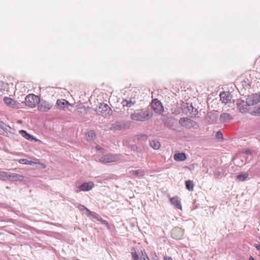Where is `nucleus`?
Returning <instances> with one entry per match:
<instances>
[{"label": "nucleus", "mask_w": 260, "mask_h": 260, "mask_svg": "<svg viewBox=\"0 0 260 260\" xmlns=\"http://www.w3.org/2000/svg\"><path fill=\"white\" fill-rule=\"evenodd\" d=\"M152 116V113L147 109H138L132 113L130 118L133 120L144 121L148 120Z\"/></svg>", "instance_id": "nucleus-1"}, {"label": "nucleus", "mask_w": 260, "mask_h": 260, "mask_svg": "<svg viewBox=\"0 0 260 260\" xmlns=\"http://www.w3.org/2000/svg\"><path fill=\"white\" fill-rule=\"evenodd\" d=\"M236 106L239 112L242 113H249L252 114L253 113V110L248 103H247L246 100L245 101L243 100H238Z\"/></svg>", "instance_id": "nucleus-2"}, {"label": "nucleus", "mask_w": 260, "mask_h": 260, "mask_svg": "<svg viewBox=\"0 0 260 260\" xmlns=\"http://www.w3.org/2000/svg\"><path fill=\"white\" fill-rule=\"evenodd\" d=\"M40 100L38 96L34 94H29L25 98V103L27 106L30 108H34L38 104Z\"/></svg>", "instance_id": "nucleus-3"}, {"label": "nucleus", "mask_w": 260, "mask_h": 260, "mask_svg": "<svg viewBox=\"0 0 260 260\" xmlns=\"http://www.w3.org/2000/svg\"><path fill=\"white\" fill-rule=\"evenodd\" d=\"M111 109L107 104L100 103L95 108V111L99 114L107 115L110 114Z\"/></svg>", "instance_id": "nucleus-4"}, {"label": "nucleus", "mask_w": 260, "mask_h": 260, "mask_svg": "<svg viewBox=\"0 0 260 260\" xmlns=\"http://www.w3.org/2000/svg\"><path fill=\"white\" fill-rule=\"evenodd\" d=\"M130 126V123L127 121H119L113 123L110 128L111 130L120 131L127 129Z\"/></svg>", "instance_id": "nucleus-5"}, {"label": "nucleus", "mask_w": 260, "mask_h": 260, "mask_svg": "<svg viewBox=\"0 0 260 260\" xmlns=\"http://www.w3.org/2000/svg\"><path fill=\"white\" fill-rule=\"evenodd\" d=\"M246 100L250 107L258 104L260 102V92L247 95Z\"/></svg>", "instance_id": "nucleus-6"}, {"label": "nucleus", "mask_w": 260, "mask_h": 260, "mask_svg": "<svg viewBox=\"0 0 260 260\" xmlns=\"http://www.w3.org/2000/svg\"><path fill=\"white\" fill-rule=\"evenodd\" d=\"M119 159V155L115 154H108L103 155L100 160L103 163H110L116 162Z\"/></svg>", "instance_id": "nucleus-7"}, {"label": "nucleus", "mask_w": 260, "mask_h": 260, "mask_svg": "<svg viewBox=\"0 0 260 260\" xmlns=\"http://www.w3.org/2000/svg\"><path fill=\"white\" fill-rule=\"evenodd\" d=\"M161 120L164 123V124L170 129H174V125L175 123V119L172 117H168L166 115H162Z\"/></svg>", "instance_id": "nucleus-8"}, {"label": "nucleus", "mask_w": 260, "mask_h": 260, "mask_svg": "<svg viewBox=\"0 0 260 260\" xmlns=\"http://www.w3.org/2000/svg\"><path fill=\"white\" fill-rule=\"evenodd\" d=\"M151 107L155 113L160 114L164 110V107L161 102L157 99L152 100Z\"/></svg>", "instance_id": "nucleus-9"}, {"label": "nucleus", "mask_w": 260, "mask_h": 260, "mask_svg": "<svg viewBox=\"0 0 260 260\" xmlns=\"http://www.w3.org/2000/svg\"><path fill=\"white\" fill-rule=\"evenodd\" d=\"M183 113L187 114L188 112L193 115H196L198 113L197 110L193 107L191 104L188 103H184L182 105Z\"/></svg>", "instance_id": "nucleus-10"}, {"label": "nucleus", "mask_w": 260, "mask_h": 260, "mask_svg": "<svg viewBox=\"0 0 260 260\" xmlns=\"http://www.w3.org/2000/svg\"><path fill=\"white\" fill-rule=\"evenodd\" d=\"M38 104V109L41 112H47L52 106L50 103L45 101H41Z\"/></svg>", "instance_id": "nucleus-11"}, {"label": "nucleus", "mask_w": 260, "mask_h": 260, "mask_svg": "<svg viewBox=\"0 0 260 260\" xmlns=\"http://www.w3.org/2000/svg\"><path fill=\"white\" fill-rule=\"evenodd\" d=\"M4 102L9 107L14 109H18L19 108V104L12 98L5 96L4 98Z\"/></svg>", "instance_id": "nucleus-12"}, {"label": "nucleus", "mask_w": 260, "mask_h": 260, "mask_svg": "<svg viewBox=\"0 0 260 260\" xmlns=\"http://www.w3.org/2000/svg\"><path fill=\"white\" fill-rule=\"evenodd\" d=\"M94 184L92 182H85L79 186L80 191H86L92 189L94 187Z\"/></svg>", "instance_id": "nucleus-13"}, {"label": "nucleus", "mask_w": 260, "mask_h": 260, "mask_svg": "<svg viewBox=\"0 0 260 260\" xmlns=\"http://www.w3.org/2000/svg\"><path fill=\"white\" fill-rule=\"evenodd\" d=\"M171 235L173 238L179 239L182 238L183 236V232L181 229L176 228L172 230Z\"/></svg>", "instance_id": "nucleus-14"}, {"label": "nucleus", "mask_w": 260, "mask_h": 260, "mask_svg": "<svg viewBox=\"0 0 260 260\" xmlns=\"http://www.w3.org/2000/svg\"><path fill=\"white\" fill-rule=\"evenodd\" d=\"M220 98L222 103H224L225 104L229 103L232 98L230 93L225 91L220 93Z\"/></svg>", "instance_id": "nucleus-15"}, {"label": "nucleus", "mask_w": 260, "mask_h": 260, "mask_svg": "<svg viewBox=\"0 0 260 260\" xmlns=\"http://www.w3.org/2000/svg\"><path fill=\"white\" fill-rule=\"evenodd\" d=\"M91 214L90 216L92 217L94 219H96L97 220L100 221L102 224L105 225L108 229H110V225L108 223V221L106 220L103 219L101 216H100L97 213L95 212H90Z\"/></svg>", "instance_id": "nucleus-16"}, {"label": "nucleus", "mask_w": 260, "mask_h": 260, "mask_svg": "<svg viewBox=\"0 0 260 260\" xmlns=\"http://www.w3.org/2000/svg\"><path fill=\"white\" fill-rule=\"evenodd\" d=\"M136 103V99L134 97L127 98L122 101V104L123 107H131Z\"/></svg>", "instance_id": "nucleus-17"}, {"label": "nucleus", "mask_w": 260, "mask_h": 260, "mask_svg": "<svg viewBox=\"0 0 260 260\" xmlns=\"http://www.w3.org/2000/svg\"><path fill=\"white\" fill-rule=\"evenodd\" d=\"M58 107L62 110H66L70 105L69 103L66 100H58L56 102Z\"/></svg>", "instance_id": "nucleus-18"}, {"label": "nucleus", "mask_w": 260, "mask_h": 260, "mask_svg": "<svg viewBox=\"0 0 260 260\" xmlns=\"http://www.w3.org/2000/svg\"><path fill=\"white\" fill-rule=\"evenodd\" d=\"M23 179V176L18 174L11 173L8 172V180L11 181H16L21 180Z\"/></svg>", "instance_id": "nucleus-19"}, {"label": "nucleus", "mask_w": 260, "mask_h": 260, "mask_svg": "<svg viewBox=\"0 0 260 260\" xmlns=\"http://www.w3.org/2000/svg\"><path fill=\"white\" fill-rule=\"evenodd\" d=\"M189 120L191 121V119L187 117H183L180 118L179 123L181 126L187 128H190V122Z\"/></svg>", "instance_id": "nucleus-20"}, {"label": "nucleus", "mask_w": 260, "mask_h": 260, "mask_svg": "<svg viewBox=\"0 0 260 260\" xmlns=\"http://www.w3.org/2000/svg\"><path fill=\"white\" fill-rule=\"evenodd\" d=\"M131 175L138 178H141L145 174V171L142 169H138L136 170H132L129 172Z\"/></svg>", "instance_id": "nucleus-21"}, {"label": "nucleus", "mask_w": 260, "mask_h": 260, "mask_svg": "<svg viewBox=\"0 0 260 260\" xmlns=\"http://www.w3.org/2000/svg\"><path fill=\"white\" fill-rule=\"evenodd\" d=\"M219 119L221 122H225L233 119V117L229 113H222L220 115Z\"/></svg>", "instance_id": "nucleus-22"}, {"label": "nucleus", "mask_w": 260, "mask_h": 260, "mask_svg": "<svg viewBox=\"0 0 260 260\" xmlns=\"http://www.w3.org/2000/svg\"><path fill=\"white\" fill-rule=\"evenodd\" d=\"M170 201L172 204H173L175 207L178 209H181L182 206L180 202V200H179L178 197H175L170 199Z\"/></svg>", "instance_id": "nucleus-23"}, {"label": "nucleus", "mask_w": 260, "mask_h": 260, "mask_svg": "<svg viewBox=\"0 0 260 260\" xmlns=\"http://www.w3.org/2000/svg\"><path fill=\"white\" fill-rule=\"evenodd\" d=\"M174 159L176 161H183L186 158V155L184 153H176L174 156Z\"/></svg>", "instance_id": "nucleus-24"}, {"label": "nucleus", "mask_w": 260, "mask_h": 260, "mask_svg": "<svg viewBox=\"0 0 260 260\" xmlns=\"http://www.w3.org/2000/svg\"><path fill=\"white\" fill-rule=\"evenodd\" d=\"M19 133L21 134V135L28 140H33V136H31L30 134L27 133L26 131L24 130H20L19 131Z\"/></svg>", "instance_id": "nucleus-25"}, {"label": "nucleus", "mask_w": 260, "mask_h": 260, "mask_svg": "<svg viewBox=\"0 0 260 260\" xmlns=\"http://www.w3.org/2000/svg\"><path fill=\"white\" fill-rule=\"evenodd\" d=\"M150 146L154 149L157 150L160 147V143L157 140H152L150 141Z\"/></svg>", "instance_id": "nucleus-26"}, {"label": "nucleus", "mask_w": 260, "mask_h": 260, "mask_svg": "<svg viewBox=\"0 0 260 260\" xmlns=\"http://www.w3.org/2000/svg\"><path fill=\"white\" fill-rule=\"evenodd\" d=\"M185 186H186V188L189 191L192 190L193 189V187H194V184L193 183V181L190 180H186L185 181Z\"/></svg>", "instance_id": "nucleus-27"}, {"label": "nucleus", "mask_w": 260, "mask_h": 260, "mask_svg": "<svg viewBox=\"0 0 260 260\" xmlns=\"http://www.w3.org/2000/svg\"><path fill=\"white\" fill-rule=\"evenodd\" d=\"M95 136V133L93 131H90L86 134L87 140L88 141H91Z\"/></svg>", "instance_id": "nucleus-28"}, {"label": "nucleus", "mask_w": 260, "mask_h": 260, "mask_svg": "<svg viewBox=\"0 0 260 260\" xmlns=\"http://www.w3.org/2000/svg\"><path fill=\"white\" fill-rule=\"evenodd\" d=\"M7 131V125L2 121H0V134H3Z\"/></svg>", "instance_id": "nucleus-29"}, {"label": "nucleus", "mask_w": 260, "mask_h": 260, "mask_svg": "<svg viewBox=\"0 0 260 260\" xmlns=\"http://www.w3.org/2000/svg\"><path fill=\"white\" fill-rule=\"evenodd\" d=\"M244 156L245 157L246 161H249L251 159V157L249 158V156H251V151L250 149H247L244 152Z\"/></svg>", "instance_id": "nucleus-30"}, {"label": "nucleus", "mask_w": 260, "mask_h": 260, "mask_svg": "<svg viewBox=\"0 0 260 260\" xmlns=\"http://www.w3.org/2000/svg\"><path fill=\"white\" fill-rule=\"evenodd\" d=\"M8 172L1 171L0 172V179L6 181L8 180Z\"/></svg>", "instance_id": "nucleus-31"}, {"label": "nucleus", "mask_w": 260, "mask_h": 260, "mask_svg": "<svg viewBox=\"0 0 260 260\" xmlns=\"http://www.w3.org/2000/svg\"><path fill=\"white\" fill-rule=\"evenodd\" d=\"M80 209L82 211H85V213L88 216H90V215L91 214L90 212H92V211H91L88 209H87L85 206L84 205H80Z\"/></svg>", "instance_id": "nucleus-32"}, {"label": "nucleus", "mask_w": 260, "mask_h": 260, "mask_svg": "<svg viewBox=\"0 0 260 260\" xmlns=\"http://www.w3.org/2000/svg\"><path fill=\"white\" fill-rule=\"evenodd\" d=\"M248 176V174L247 173L240 174L237 176V179L240 181H244L246 179Z\"/></svg>", "instance_id": "nucleus-33"}, {"label": "nucleus", "mask_w": 260, "mask_h": 260, "mask_svg": "<svg viewBox=\"0 0 260 260\" xmlns=\"http://www.w3.org/2000/svg\"><path fill=\"white\" fill-rule=\"evenodd\" d=\"M19 162L20 164L25 165H31L33 163L32 161L24 158L19 159Z\"/></svg>", "instance_id": "nucleus-34"}, {"label": "nucleus", "mask_w": 260, "mask_h": 260, "mask_svg": "<svg viewBox=\"0 0 260 260\" xmlns=\"http://www.w3.org/2000/svg\"><path fill=\"white\" fill-rule=\"evenodd\" d=\"M189 121L190 122V125H189L190 128H191V127L194 128L196 129L199 128V125L198 123L197 122L192 120V119H191V121Z\"/></svg>", "instance_id": "nucleus-35"}, {"label": "nucleus", "mask_w": 260, "mask_h": 260, "mask_svg": "<svg viewBox=\"0 0 260 260\" xmlns=\"http://www.w3.org/2000/svg\"><path fill=\"white\" fill-rule=\"evenodd\" d=\"M215 137L219 139H223V134L221 131H217L215 134Z\"/></svg>", "instance_id": "nucleus-36"}, {"label": "nucleus", "mask_w": 260, "mask_h": 260, "mask_svg": "<svg viewBox=\"0 0 260 260\" xmlns=\"http://www.w3.org/2000/svg\"><path fill=\"white\" fill-rule=\"evenodd\" d=\"M253 113L252 114L257 115L260 114V106L255 108L254 107V110H253Z\"/></svg>", "instance_id": "nucleus-37"}, {"label": "nucleus", "mask_w": 260, "mask_h": 260, "mask_svg": "<svg viewBox=\"0 0 260 260\" xmlns=\"http://www.w3.org/2000/svg\"><path fill=\"white\" fill-rule=\"evenodd\" d=\"M140 260H149V259L145 252H142V256Z\"/></svg>", "instance_id": "nucleus-38"}, {"label": "nucleus", "mask_w": 260, "mask_h": 260, "mask_svg": "<svg viewBox=\"0 0 260 260\" xmlns=\"http://www.w3.org/2000/svg\"><path fill=\"white\" fill-rule=\"evenodd\" d=\"M132 257L134 259V260H138L139 259V256L136 253V252H132Z\"/></svg>", "instance_id": "nucleus-39"}, {"label": "nucleus", "mask_w": 260, "mask_h": 260, "mask_svg": "<svg viewBox=\"0 0 260 260\" xmlns=\"http://www.w3.org/2000/svg\"><path fill=\"white\" fill-rule=\"evenodd\" d=\"M197 166L198 165L197 164H193L189 166L188 169L191 170L194 168V166Z\"/></svg>", "instance_id": "nucleus-40"}, {"label": "nucleus", "mask_w": 260, "mask_h": 260, "mask_svg": "<svg viewBox=\"0 0 260 260\" xmlns=\"http://www.w3.org/2000/svg\"><path fill=\"white\" fill-rule=\"evenodd\" d=\"M254 246L258 250L260 251V243L258 244L255 243Z\"/></svg>", "instance_id": "nucleus-41"}, {"label": "nucleus", "mask_w": 260, "mask_h": 260, "mask_svg": "<svg viewBox=\"0 0 260 260\" xmlns=\"http://www.w3.org/2000/svg\"><path fill=\"white\" fill-rule=\"evenodd\" d=\"M95 148L96 150H98L100 151L101 152H103L104 150V148H103L99 146H96Z\"/></svg>", "instance_id": "nucleus-42"}, {"label": "nucleus", "mask_w": 260, "mask_h": 260, "mask_svg": "<svg viewBox=\"0 0 260 260\" xmlns=\"http://www.w3.org/2000/svg\"><path fill=\"white\" fill-rule=\"evenodd\" d=\"M152 259H154V260H158V256L156 255L155 253H154L153 254V257H152Z\"/></svg>", "instance_id": "nucleus-43"}, {"label": "nucleus", "mask_w": 260, "mask_h": 260, "mask_svg": "<svg viewBox=\"0 0 260 260\" xmlns=\"http://www.w3.org/2000/svg\"><path fill=\"white\" fill-rule=\"evenodd\" d=\"M164 260H173L171 256H164Z\"/></svg>", "instance_id": "nucleus-44"}, {"label": "nucleus", "mask_w": 260, "mask_h": 260, "mask_svg": "<svg viewBox=\"0 0 260 260\" xmlns=\"http://www.w3.org/2000/svg\"><path fill=\"white\" fill-rule=\"evenodd\" d=\"M249 260H255L252 256H250Z\"/></svg>", "instance_id": "nucleus-45"}, {"label": "nucleus", "mask_w": 260, "mask_h": 260, "mask_svg": "<svg viewBox=\"0 0 260 260\" xmlns=\"http://www.w3.org/2000/svg\"><path fill=\"white\" fill-rule=\"evenodd\" d=\"M174 113L176 114H178L179 113V111H175L174 112Z\"/></svg>", "instance_id": "nucleus-46"}, {"label": "nucleus", "mask_w": 260, "mask_h": 260, "mask_svg": "<svg viewBox=\"0 0 260 260\" xmlns=\"http://www.w3.org/2000/svg\"><path fill=\"white\" fill-rule=\"evenodd\" d=\"M247 86H250V85L248 83V84H247Z\"/></svg>", "instance_id": "nucleus-47"}, {"label": "nucleus", "mask_w": 260, "mask_h": 260, "mask_svg": "<svg viewBox=\"0 0 260 260\" xmlns=\"http://www.w3.org/2000/svg\"><path fill=\"white\" fill-rule=\"evenodd\" d=\"M243 82H244L245 83H246V81H245V80H243Z\"/></svg>", "instance_id": "nucleus-48"}]
</instances>
